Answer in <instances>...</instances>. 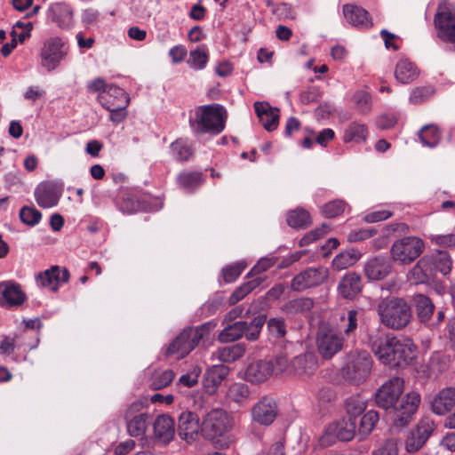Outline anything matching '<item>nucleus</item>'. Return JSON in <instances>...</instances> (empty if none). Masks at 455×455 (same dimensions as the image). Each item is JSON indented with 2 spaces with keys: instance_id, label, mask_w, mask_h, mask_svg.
Returning <instances> with one entry per match:
<instances>
[{
  "instance_id": "nucleus-1",
  "label": "nucleus",
  "mask_w": 455,
  "mask_h": 455,
  "mask_svg": "<svg viewBox=\"0 0 455 455\" xmlns=\"http://www.w3.org/2000/svg\"><path fill=\"white\" fill-rule=\"evenodd\" d=\"M403 388V379L393 377L384 382L375 393L377 406L388 411L395 427H406L412 420L420 403V395L414 391L400 400Z\"/></svg>"
},
{
  "instance_id": "nucleus-2",
  "label": "nucleus",
  "mask_w": 455,
  "mask_h": 455,
  "mask_svg": "<svg viewBox=\"0 0 455 455\" xmlns=\"http://www.w3.org/2000/svg\"><path fill=\"white\" fill-rule=\"evenodd\" d=\"M378 359L390 367H405L416 358V347L410 339L387 335L370 340Z\"/></svg>"
},
{
  "instance_id": "nucleus-3",
  "label": "nucleus",
  "mask_w": 455,
  "mask_h": 455,
  "mask_svg": "<svg viewBox=\"0 0 455 455\" xmlns=\"http://www.w3.org/2000/svg\"><path fill=\"white\" fill-rule=\"evenodd\" d=\"M377 313L381 324L392 330H402L411 322V306L402 298L382 299L377 306Z\"/></svg>"
},
{
  "instance_id": "nucleus-4",
  "label": "nucleus",
  "mask_w": 455,
  "mask_h": 455,
  "mask_svg": "<svg viewBox=\"0 0 455 455\" xmlns=\"http://www.w3.org/2000/svg\"><path fill=\"white\" fill-rule=\"evenodd\" d=\"M235 425L234 416L224 409L217 408L210 411L201 422V435L214 440L230 432Z\"/></svg>"
},
{
  "instance_id": "nucleus-5",
  "label": "nucleus",
  "mask_w": 455,
  "mask_h": 455,
  "mask_svg": "<svg viewBox=\"0 0 455 455\" xmlns=\"http://www.w3.org/2000/svg\"><path fill=\"white\" fill-rule=\"evenodd\" d=\"M267 316L259 315L255 316L250 323L245 321H237L228 324L219 334L220 342H233L239 339L243 335L247 340L255 341L259 339L261 329L266 323Z\"/></svg>"
},
{
  "instance_id": "nucleus-6",
  "label": "nucleus",
  "mask_w": 455,
  "mask_h": 455,
  "mask_svg": "<svg viewBox=\"0 0 455 455\" xmlns=\"http://www.w3.org/2000/svg\"><path fill=\"white\" fill-rule=\"evenodd\" d=\"M373 361L365 350L351 351L347 355V363L343 367L344 377L353 383L360 384L371 374Z\"/></svg>"
},
{
  "instance_id": "nucleus-7",
  "label": "nucleus",
  "mask_w": 455,
  "mask_h": 455,
  "mask_svg": "<svg viewBox=\"0 0 455 455\" xmlns=\"http://www.w3.org/2000/svg\"><path fill=\"white\" fill-rule=\"evenodd\" d=\"M425 250V242L418 236H405L395 241L390 249L393 261L409 265L418 259Z\"/></svg>"
},
{
  "instance_id": "nucleus-8",
  "label": "nucleus",
  "mask_w": 455,
  "mask_h": 455,
  "mask_svg": "<svg viewBox=\"0 0 455 455\" xmlns=\"http://www.w3.org/2000/svg\"><path fill=\"white\" fill-rule=\"evenodd\" d=\"M343 346L344 337L341 331L330 325L319 327L316 333V347L323 359H331L342 350Z\"/></svg>"
},
{
  "instance_id": "nucleus-9",
  "label": "nucleus",
  "mask_w": 455,
  "mask_h": 455,
  "mask_svg": "<svg viewBox=\"0 0 455 455\" xmlns=\"http://www.w3.org/2000/svg\"><path fill=\"white\" fill-rule=\"evenodd\" d=\"M356 420L352 418L342 419L328 425L319 438V444L329 447L337 441H351L355 434Z\"/></svg>"
},
{
  "instance_id": "nucleus-10",
  "label": "nucleus",
  "mask_w": 455,
  "mask_h": 455,
  "mask_svg": "<svg viewBox=\"0 0 455 455\" xmlns=\"http://www.w3.org/2000/svg\"><path fill=\"white\" fill-rule=\"evenodd\" d=\"M435 25L440 39L455 43V4L449 0H443L435 16Z\"/></svg>"
},
{
  "instance_id": "nucleus-11",
  "label": "nucleus",
  "mask_w": 455,
  "mask_h": 455,
  "mask_svg": "<svg viewBox=\"0 0 455 455\" xmlns=\"http://www.w3.org/2000/svg\"><path fill=\"white\" fill-rule=\"evenodd\" d=\"M228 118L226 108L220 104L201 106V133L218 135L223 132Z\"/></svg>"
},
{
  "instance_id": "nucleus-12",
  "label": "nucleus",
  "mask_w": 455,
  "mask_h": 455,
  "mask_svg": "<svg viewBox=\"0 0 455 455\" xmlns=\"http://www.w3.org/2000/svg\"><path fill=\"white\" fill-rule=\"evenodd\" d=\"M68 52L67 40L59 36L48 38L41 49V65L51 72L59 67Z\"/></svg>"
},
{
  "instance_id": "nucleus-13",
  "label": "nucleus",
  "mask_w": 455,
  "mask_h": 455,
  "mask_svg": "<svg viewBox=\"0 0 455 455\" xmlns=\"http://www.w3.org/2000/svg\"><path fill=\"white\" fill-rule=\"evenodd\" d=\"M328 276L329 271L324 267H308L293 277L291 287L293 291H302L322 284Z\"/></svg>"
},
{
  "instance_id": "nucleus-14",
  "label": "nucleus",
  "mask_w": 455,
  "mask_h": 455,
  "mask_svg": "<svg viewBox=\"0 0 455 455\" xmlns=\"http://www.w3.org/2000/svg\"><path fill=\"white\" fill-rule=\"evenodd\" d=\"M69 277L70 275L67 268L52 266L50 268L37 273L35 275V281L39 288L57 292L60 285L68 282Z\"/></svg>"
},
{
  "instance_id": "nucleus-15",
  "label": "nucleus",
  "mask_w": 455,
  "mask_h": 455,
  "mask_svg": "<svg viewBox=\"0 0 455 455\" xmlns=\"http://www.w3.org/2000/svg\"><path fill=\"white\" fill-rule=\"evenodd\" d=\"M435 429L434 420L429 418H423L412 429L405 441V449L408 452L419 451L427 443Z\"/></svg>"
},
{
  "instance_id": "nucleus-16",
  "label": "nucleus",
  "mask_w": 455,
  "mask_h": 455,
  "mask_svg": "<svg viewBox=\"0 0 455 455\" xmlns=\"http://www.w3.org/2000/svg\"><path fill=\"white\" fill-rule=\"evenodd\" d=\"M143 408V403L134 402L127 409L124 419L127 431L131 436H140L146 432L150 417L147 413H140Z\"/></svg>"
},
{
  "instance_id": "nucleus-17",
  "label": "nucleus",
  "mask_w": 455,
  "mask_h": 455,
  "mask_svg": "<svg viewBox=\"0 0 455 455\" xmlns=\"http://www.w3.org/2000/svg\"><path fill=\"white\" fill-rule=\"evenodd\" d=\"M198 333L199 327L185 329L169 345L166 355L185 357L195 347Z\"/></svg>"
},
{
  "instance_id": "nucleus-18",
  "label": "nucleus",
  "mask_w": 455,
  "mask_h": 455,
  "mask_svg": "<svg viewBox=\"0 0 455 455\" xmlns=\"http://www.w3.org/2000/svg\"><path fill=\"white\" fill-rule=\"evenodd\" d=\"M27 300V295L21 285L14 281L0 282V307L14 308Z\"/></svg>"
},
{
  "instance_id": "nucleus-19",
  "label": "nucleus",
  "mask_w": 455,
  "mask_h": 455,
  "mask_svg": "<svg viewBox=\"0 0 455 455\" xmlns=\"http://www.w3.org/2000/svg\"><path fill=\"white\" fill-rule=\"evenodd\" d=\"M277 416L275 401L267 396L262 397L251 408L252 420L264 426L271 425Z\"/></svg>"
},
{
  "instance_id": "nucleus-20",
  "label": "nucleus",
  "mask_w": 455,
  "mask_h": 455,
  "mask_svg": "<svg viewBox=\"0 0 455 455\" xmlns=\"http://www.w3.org/2000/svg\"><path fill=\"white\" fill-rule=\"evenodd\" d=\"M435 277L433 259L428 255L420 258L407 275L408 281L413 284L428 283Z\"/></svg>"
},
{
  "instance_id": "nucleus-21",
  "label": "nucleus",
  "mask_w": 455,
  "mask_h": 455,
  "mask_svg": "<svg viewBox=\"0 0 455 455\" xmlns=\"http://www.w3.org/2000/svg\"><path fill=\"white\" fill-rule=\"evenodd\" d=\"M179 435L187 443L197 440L199 436V418L196 412L187 411L180 415Z\"/></svg>"
},
{
  "instance_id": "nucleus-22",
  "label": "nucleus",
  "mask_w": 455,
  "mask_h": 455,
  "mask_svg": "<svg viewBox=\"0 0 455 455\" xmlns=\"http://www.w3.org/2000/svg\"><path fill=\"white\" fill-rule=\"evenodd\" d=\"M392 271L391 259L379 255L369 259L364 265V273L370 280H382Z\"/></svg>"
},
{
  "instance_id": "nucleus-23",
  "label": "nucleus",
  "mask_w": 455,
  "mask_h": 455,
  "mask_svg": "<svg viewBox=\"0 0 455 455\" xmlns=\"http://www.w3.org/2000/svg\"><path fill=\"white\" fill-rule=\"evenodd\" d=\"M37 204L42 208H52L58 204L60 193L58 188L50 182L39 184L34 192Z\"/></svg>"
},
{
  "instance_id": "nucleus-24",
  "label": "nucleus",
  "mask_w": 455,
  "mask_h": 455,
  "mask_svg": "<svg viewBox=\"0 0 455 455\" xmlns=\"http://www.w3.org/2000/svg\"><path fill=\"white\" fill-rule=\"evenodd\" d=\"M455 407V388L449 387L440 390L431 401V409L435 414L445 415Z\"/></svg>"
},
{
  "instance_id": "nucleus-25",
  "label": "nucleus",
  "mask_w": 455,
  "mask_h": 455,
  "mask_svg": "<svg viewBox=\"0 0 455 455\" xmlns=\"http://www.w3.org/2000/svg\"><path fill=\"white\" fill-rule=\"evenodd\" d=\"M343 13L347 21L359 28H369L372 27V21L369 12L363 7L347 4L343 5Z\"/></svg>"
},
{
  "instance_id": "nucleus-26",
  "label": "nucleus",
  "mask_w": 455,
  "mask_h": 455,
  "mask_svg": "<svg viewBox=\"0 0 455 455\" xmlns=\"http://www.w3.org/2000/svg\"><path fill=\"white\" fill-rule=\"evenodd\" d=\"M274 373L272 360H259L250 363L245 371V379L251 383H261Z\"/></svg>"
},
{
  "instance_id": "nucleus-27",
  "label": "nucleus",
  "mask_w": 455,
  "mask_h": 455,
  "mask_svg": "<svg viewBox=\"0 0 455 455\" xmlns=\"http://www.w3.org/2000/svg\"><path fill=\"white\" fill-rule=\"evenodd\" d=\"M255 113L263 127L272 132L277 128L279 123V109L272 108L267 102L257 101L253 105Z\"/></svg>"
},
{
  "instance_id": "nucleus-28",
  "label": "nucleus",
  "mask_w": 455,
  "mask_h": 455,
  "mask_svg": "<svg viewBox=\"0 0 455 455\" xmlns=\"http://www.w3.org/2000/svg\"><path fill=\"white\" fill-rule=\"evenodd\" d=\"M50 18L62 29H69L74 25L72 8L63 3H56L50 8Z\"/></svg>"
},
{
  "instance_id": "nucleus-29",
  "label": "nucleus",
  "mask_w": 455,
  "mask_h": 455,
  "mask_svg": "<svg viewBox=\"0 0 455 455\" xmlns=\"http://www.w3.org/2000/svg\"><path fill=\"white\" fill-rule=\"evenodd\" d=\"M228 374V368L225 365H214L208 369L204 378V389L209 395H213L218 390L222 380Z\"/></svg>"
},
{
  "instance_id": "nucleus-30",
  "label": "nucleus",
  "mask_w": 455,
  "mask_h": 455,
  "mask_svg": "<svg viewBox=\"0 0 455 455\" xmlns=\"http://www.w3.org/2000/svg\"><path fill=\"white\" fill-rule=\"evenodd\" d=\"M362 280L355 272L346 274L339 281L338 291L344 299H352L362 291Z\"/></svg>"
},
{
  "instance_id": "nucleus-31",
  "label": "nucleus",
  "mask_w": 455,
  "mask_h": 455,
  "mask_svg": "<svg viewBox=\"0 0 455 455\" xmlns=\"http://www.w3.org/2000/svg\"><path fill=\"white\" fill-rule=\"evenodd\" d=\"M317 367V360L315 355L307 353L299 355L291 362V373L297 375H310Z\"/></svg>"
},
{
  "instance_id": "nucleus-32",
  "label": "nucleus",
  "mask_w": 455,
  "mask_h": 455,
  "mask_svg": "<svg viewBox=\"0 0 455 455\" xmlns=\"http://www.w3.org/2000/svg\"><path fill=\"white\" fill-rule=\"evenodd\" d=\"M418 68L409 60H401L395 69V77L401 84H409L419 76Z\"/></svg>"
},
{
  "instance_id": "nucleus-33",
  "label": "nucleus",
  "mask_w": 455,
  "mask_h": 455,
  "mask_svg": "<svg viewBox=\"0 0 455 455\" xmlns=\"http://www.w3.org/2000/svg\"><path fill=\"white\" fill-rule=\"evenodd\" d=\"M154 432L156 436L166 443L172 439L174 435V423L168 415H160L154 422Z\"/></svg>"
},
{
  "instance_id": "nucleus-34",
  "label": "nucleus",
  "mask_w": 455,
  "mask_h": 455,
  "mask_svg": "<svg viewBox=\"0 0 455 455\" xmlns=\"http://www.w3.org/2000/svg\"><path fill=\"white\" fill-rule=\"evenodd\" d=\"M249 396L250 389L248 385L240 382L231 384L226 392V399L239 406H243L247 403Z\"/></svg>"
},
{
  "instance_id": "nucleus-35",
  "label": "nucleus",
  "mask_w": 455,
  "mask_h": 455,
  "mask_svg": "<svg viewBox=\"0 0 455 455\" xmlns=\"http://www.w3.org/2000/svg\"><path fill=\"white\" fill-rule=\"evenodd\" d=\"M368 128L366 124L353 122L344 131L343 141L349 143L355 141L357 143L364 142L368 137Z\"/></svg>"
},
{
  "instance_id": "nucleus-36",
  "label": "nucleus",
  "mask_w": 455,
  "mask_h": 455,
  "mask_svg": "<svg viewBox=\"0 0 455 455\" xmlns=\"http://www.w3.org/2000/svg\"><path fill=\"white\" fill-rule=\"evenodd\" d=\"M171 152L175 160L186 162L194 155L195 148L188 140L179 139L171 144Z\"/></svg>"
},
{
  "instance_id": "nucleus-37",
  "label": "nucleus",
  "mask_w": 455,
  "mask_h": 455,
  "mask_svg": "<svg viewBox=\"0 0 455 455\" xmlns=\"http://www.w3.org/2000/svg\"><path fill=\"white\" fill-rule=\"evenodd\" d=\"M417 315L420 322H427L434 313L435 306L431 299L423 294H417L413 297Z\"/></svg>"
},
{
  "instance_id": "nucleus-38",
  "label": "nucleus",
  "mask_w": 455,
  "mask_h": 455,
  "mask_svg": "<svg viewBox=\"0 0 455 455\" xmlns=\"http://www.w3.org/2000/svg\"><path fill=\"white\" fill-rule=\"evenodd\" d=\"M175 377L172 370H156L151 374L148 385L153 390H160L169 386Z\"/></svg>"
},
{
  "instance_id": "nucleus-39",
  "label": "nucleus",
  "mask_w": 455,
  "mask_h": 455,
  "mask_svg": "<svg viewBox=\"0 0 455 455\" xmlns=\"http://www.w3.org/2000/svg\"><path fill=\"white\" fill-rule=\"evenodd\" d=\"M286 220L287 224L293 228H306L312 223L309 212L302 208L290 211Z\"/></svg>"
},
{
  "instance_id": "nucleus-40",
  "label": "nucleus",
  "mask_w": 455,
  "mask_h": 455,
  "mask_svg": "<svg viewBox=\"0 0 455 455\" xmlns=\"http://www.w3.org/2000/svg\"><path fill=\"white\" fill-rule=\"evenodd\" d=\"M421 143L429 148H435L441 140V132L435 124H427L419 132Z\"/></svg>"
},
{
  "instance_id": "nucleus-41",
  "label": "nucleus",
  "mask_w": 455,
  "mask_h": 455,
  "mask_svg": "<svg viewBox=\"0 0 455 455\" xmlns=\"http://www.w3.org/2000/svg\"><path fill=\"white\" fill-rule=\"evenodd\" d=\"M246 347L243 343H236L232 346L220 348L218 355L220 361L225 363H233L240 359L245 353Z\"/></svg>"
},
{
  "instance_id": "nucleus-42",
  "label": "nucleus",
  "mask_w": 455,
  "mask_h": 455,
  "mask_svg": "<svg viewBox=\"0 0 455 455\" xmlns=\"http://www.w3.org/2000/svg\"><path fill=\"white\" fill-rule=\"evenodd\" d=\"M314 306V302L309 298H298L286 302L282 310L286 314H299L309 311Z\"/></svg>"
},
{
  "instance_id": "nucleus-43",
  "label": "nucleus",
  "mask_w": 455,
  "mask_h": 455,
  "mask_svg": "<svg viewBox=\"0 0 455 455\" xmlns=\"http://www.w3.org/2000/svg\"><path fill=\"white\" fill-rule=\"evenodd\" d=\"M435 274L438 271L443 275H448L451 270L452 261L450 254L444 251H437L431 255Z\"/></svg>"
},
{
  "instance_id": "nucleus-44",
  "label": "nucleus",
  "mask_w": 455,
  "mask_h": 455,
  "mask_svg": "<svg viewBox=\"0 0 455 455\" xmlns=\"http://www.w3.org/2000/svg\"><path fill=\"white\" fill-rule=\"evenodd\" d=\"M178 185L187 192H194L199 186V172L189 171L180 172L177 177Z\"/></svg>"
},
{
  "instance_id": "nucleus-45",
  "label": "nucleus",
  "mask_w": 455,
  "mask_h": 455,
  "mask_svg": "<svg viewBox=\"0 0 455 455\" xmlns=\"http://www.w3.org/2000/svg\"><path fill=\"white\" fill-rule=\"evenodd\" d=\"M117 206L124 213H133L140 208L139 200L129 191L122 192Z\"/></svg>"
},
{
  "instance_id": "nucleus-46",
  "label": "nucleus",
  "mask_w": 455,
  "mask_h": 455,
  "mask_svg": "<svg viewBox=\"0 0 455 455\" xmlns=\"http://www.w3.org/2000/svg\"><path fill=\"white\" fill-rule=\"evenodd\" d=\"M379 419L378 411L371 410L368 411L361 419L359 426V434L363 436L368 435L375 427Z\"/></svg>"
},
{
  "instance_id": "nucleus-47",
  "label": "nucleus",
  "mask_w": 455,
  "mask_h": 455,
  "mask_svg": "<svg viewBox=\"0 0 455 455\" xmlns=\"http://www.w3.org/2000/svg\"><path fill=\"white\" fill-rule=\"evenodd\" d=\"M359 316L360 312L355 309L347 311V315L341 316L340 321L343 323L342 334L349 337L356 331Z\"/></svg>"
},
{
  "instance_id": "nucleus-48",
  "label": "nucleus",
  "mask_w": 455,
  "mask_h": 455,
  "mask_svg": "<svg viewBox=\"0 0 455 455\" xmlns=\"http://www.w3.org/2000/svg\"><path fill=\"white\" fill-rule=\"evenodd\" d=\"M359 257L353 251H343L335 256L332 259V267L337 270H343L354 265Z\"/></svg>"
},
{
  "instance_id": "nucleus-49",
  "label": "nucleus",
  "mask_w": 455,
  "mask_h": 455,
  "mask_svg": "<svg viewBox=\"0 0 455 455\" xmlns=\"http://www.w3.org/2000/svg\"><path fill=\"white\" fill-rule=\"evenodd\" d=\"M267 330L272 339H282L286 335V323L283 318L275 317L267 322Z\"/></svg>"
},
{
  "instance_id": "nucleus-50",
  "label": "nucleus",
  "mask_w": 455,
  "mask_h": 455,
  "mask_svg": "<svg viewBox=\"0 0 455 455\" xmlns=\"http://www.w3.org/2000/svg\"><path fill=\"white\" fill-rule=\"evenodd\" d=\"M104 108L110 112V120L115 124L123 122L127 116L126 108L128 105L117 104L115 106L114 103L101 102Z\"/></svg>"
},
{
  "instance_id": "nucleus-51",
  "label": "nucleus",
  "mask_w": 455,
  "mask_h": 455,
  "mask_svg": "<svg viewBox=\"0 0 455 455\" xmlns=\"http://www.w3.org/2000/svg\"><path fill=\"white\" fill-rule=\"evenodd\" d=\"M42 213L34 207L23 206L20 211V220L30 227H34L41 220Z\"/></svg>"
},
{
  "instance_id": "nucleus-52",
  "label": "nucleus",
  "mask_w": 455,
  "mask_h": 455,
  "mask_svg": "<svg viewBox=\"0 0 455 455\" xmlns=\"http://www.w3.org/2000/svg\"><path fill=\"white\" fill-rule=\"evenodd\" d=\"M346 202L340 199L331 201L322 207V213L326 218H335L344 212Z\"/></svg>"
},
{
  "instance_id": "nucleus-53",
  "label": "nucleus",
  "mask_w": 455,
  "mask_h": 455,
  "mask_svg": "<svg viewBox=\"0 0 455 455\" xmlns=\"http://www.w3.org/2000/svg\"><path fill=\"white\" fill-rule=\"evenodd\" d=\"M366 409V403L361 397H350L346 402V411L348 418L355 419Z\"/></svg>"
},
{
  "instance_id": "nucleus-54",
  "label": "nucleus",
  "mask_w": 455,
  "mask_h": 455,
  "mask_svg": "<svg viewBox=\"0 0 455 455\" xmlns=\"http://www.w3.org/2000/svg\"><path fill=\"white\" fill-rule=\"evenodd\" d=\"M435 93L432 86L417 87L412 90L410 101L413 104H420L430 99Z\"/></svg>"
},
{
  "instance_id": "nucleus-55",
  "label": "nucleus",
  "mask_w": 455,
  "mask_h": 455,
  "mask_svg": "<svg viewBox=\"0 0 455 455\" xmlns=\"http://www.w3.org/2000/svg\"><path fill=\"white\" fill-rule=\"evenodd\" d=\"M330 230V227L323 223L321 227L316 228L309 232H307L299 241L300 246H307L311 243L320 239L325 234H327Z\"/></svg>"
},
{
  "instance_id": "nucleus-56",
  "label": "nucleus",
  "mask_w": 455,
  "mask_h": 455,
  "mask_svg": "<svg viewBox=\"0 0 455 455\" xmlns=\"http://www.w3.org/2000/svg\"><path fill=\"white\" fill-rule=\"evenodd\" d=\"M276 262L275 257L261 258L257 264L250 270L246 277H252L257 275H265L264 273L272 267Z\"/></svg>"
},
{
  "instance_id": "nucleus-57",
  "label": "nucleus",
  "mask_w": 455,
  "mask_h": 455,
  "mask_svg": "<svg viewBox=\"0 0 455 455\" xmlns=\"http://www.w3.org/2000/svg\"><path fill=\"white\" fill-rule=\"evenodd\" d=\"M245 267V264L243 262H237L224 267L222 269V276L225 283H233L242 274Z\"/></svg>"
},
{
  "instance_id": "nucleus-58",
  "label": "nucleus",
  "mask_w": 455,
  "mask_h": 455,
  "mask_svg": "<svg viewBox=\"0 0 455 455\" xmlns=\"http://www.w3.org/2000/svg\"><path fill=\"white\" fill-rule=\"evenodd\" d=\"M272 12L279 19L283 20H294L296 14L292 7L286 3L277 4L272 9Z\"/></svg>"
},
{
  "instance_id": "nucleus-59",
  "label": "nucleus",
  "mask_w": 455,
  "mask_h": 455,
  "mask_svg": "<svg viewBox=\"0 0 455 455\" xmlns=\"http://www.w3.org/2000/svg\"><path fill=\"white\" fill-rule=\"evenodd\" d=\"M398 441L395 438L387 439L375 451L374 455H397Z\"/></svg>"
},
{
  "instance_id": "nucleus-60",
  "label": "nucleus",
  "mask_w": 455,
  "mask_h": 455,
  "mask_svg": "<svg viewBox=\"0 0 455 455\" xmlns=\"http://www.w3.org/2000/svg\"><path fill=\"white\" fill-rule=\"evenodd\" d=\"M377 234V230L373 228H362L349 233L347 239L351 243L361 242L366 240Z\"/></svg>"
},
{
  "instance_id": "nucleus-61",
  "label": "nucleus",
  "mask_w": 455,
  "mask_h": 455,
  "mask_svg": "<svg viewBox=\"0 0 455 455\" xmlns=\"http://www.w3.org/2000/svg\"><path fill=\"white\" fill-rule=\"evenodd\" d=\"M393 216V212L387 210H378L369 212L363 216V221L366 223H375L386 220Z\"/></svg>"
},
{
  "instance_id": "nucleus-62",
  "label": "nucleus",
  "mask_w": 455,
  "mask_h": 455,
  "mask_svg": "<svg viewBox=\"0 0 455 455\" xmlns=\"http://www.w3.org/2000/svg\"><path fill=\"white\" fill-rule=\"evenodd\" d=\"M272 362L274 364V372L281 373L287 371L291 373V362H289L286 355L278 354Z\"/></svg>"
},
{
  "instance_id": "nucleus-63",
  "label": "nucleus",
  "mask_w": 455,
  "mask_h": 455,
  "mask_svg": "<svg viewBox=\"0 0 455 455\" xmlns=\"http://www.w3.org/2000/svg\"><path fill=\"white\" fill-rule=\"evenodd\" d=\"M354 100L361 112L365 113L370 109L371 96L369 93L360 91L355 93Z\"/></svg>"
},
{
  "instance_id": "nucleus-64",
  "label": "nucleus",
  "mask_w": 455,
  "mask_h": 455,
  "mask_svg": "<svg viewBox=\"0 0 455 455\" xmlns=\"http://www.w3.org/2000/svg\"><path fill=\"white\" fill-rule=\"evenodd\" d=\"M100 19V13L94 8H86L83 11L81 20L85 26H91L97 23Z\"/></svg>"
}]
</instances>
